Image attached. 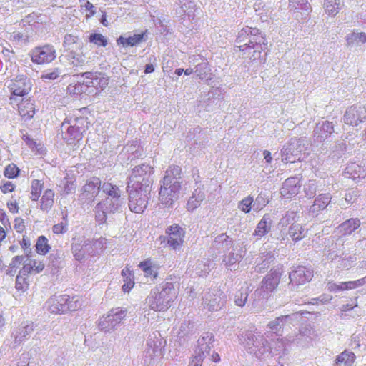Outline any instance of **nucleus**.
I'll return each instance as SVG.
<instances>
[{
    "instance_id": "obj_26",
    "label": "nucleus",
    "mask_w": 366,
    "mask_h": 366,
    "mask_svg": "<svg viewBox=\"0 0 366 366\" xmlns=\"http://www.w3.org/2000/svg\"><path fill=\"white\" fill-rule=\"evenodd\" d=\"M181 174L182 168L179 166L172 165L167 169L162 182L164 185H169L173 184L175 182H179Z\"/></svg>"
},
{
    "instance_id": "obj_31",
    "label": "nucleus",
    "mask_w": 366,
    "mask_h": 366,
    "mask_svg": "<svg viewBox=\"0 0 366 366\" xmlns=\"http://www.w3.org/2000/svg\"><path fill=\"white\" fill-rule=\"evenodd\" d=\"M54 192L51 189H46L40 199V209L42 211H49L54 204Z\"/></svg>"
},
{
    "instance_id": "obj_17",
    "label": "nucleus",
    "mask_w": 366,
    "mask_h": 366,
    "mask_svg": "<svg viewBox=\"0 0 366 366\" xmlns=\"http://www.w3.org/2000/svg\"><path fill=\"white\" fill-rule=\"evenodd\" d=\"M68 302L69 296L67 295L52 297L47 301L48 310L54 314L64 313L68 309Z\"/></svg>"
},
{
    "instance_id": "obj_10",
    "label": "nucleus",
    "mask_w": 366,
    "mask_h": 366,
    "mask_svg": "<svg viewBox=\"0 0 366 366\" xmlns=\"http://www.w3.org/2000/svg\"><path fill=\"white\" fill-rule=\"evenodd\" d=\"M129 197V208L132 212L141 214L147 207L150 193L128 192Z\"/></svg>"
},
{
    "instance_id": "obj_54",
    "label": "nucleus",
    "mask_w": 366,
    "mask_h": 366,
    "mask_svg": "<svg viewBox=\"0 0 366 366\" xmlns=\"http://www.w3.org/2000/svg\"><path fill=\"white\" fill-rule=\"evenodd\" d=\"M82 305L81 301L79 297H73L72 298L69 297V302L67 303V310L75 311L81 308Z\"/></svg>"
},
{
    "instance_id": "obj_42",
    "label": "nucleus",
    "mask_w": 366,
    "mask_h": 366,
    "mask_svg": "<svg viewBox=\"0 0 366 366\" xmlns=\"http://www.w3.org/2000/svg\"><path fill=\"white\" fill-rule=\"evenodd\" d=\"M87 244H81V242H74L71 245V251L76 260L81 261L85 258L86 249Z\"/></svg>"
},
{
    "instance_id": "obj_50",
    "label": "nucleus",
    "mask_w": 366,
    "mask_h": 366,
    "mask_svg": "<svg viewBox=\"0 0 366 366\" xmlns=\"http://www.w3.org/2000/svg\"><path fill=\"white\" fill-rule=\"evenodd\" d=\"M89 41L98 46L105 47L108 44L106 37L98 33L92 34L89 36Z\"/></svg>"
},
{
    "instance_id": "obj_39",
    "label": "nucleus",
    "mask_w": 366,
    "mask_h": 366,
    "mask_svg": "<svg viewBox=\"0 0 366 366\" xmlns=\"http://www.w3.org/2000/svg\"><path fill=\"white\" fill-rule=\"evenodd\" d=\"M287 233L295 242L301 240L305 237L302 226L297 222L290 226Z\"/></svg>"
},
{
    "instance_id": "obj_47",
    "label": "nucleus",
    "mask_w": 366,
    "mask_h": 366,
    "mask_svg": "<svg viewBox=\"0 0 366 366\" xmlns=\"http://www.w3.org/2000/svg\"><path fill=\"white\" fill-rule=\"evenodd\" d=\"M214 341V337L212 334L207 333L206 336H203L202 338L199 339L198 345L200 347V350L204 352V350L206 352H209L210 350V346Z\"/></svg>"
},
{
    "instance_id": "obj_44",
    "label": "nucleus",
    "mask_w": 366,
    "mask_h": 366,
    "mask_svg": "<svg viewBox=\"0 0 366 366\" xmlns=\"http://www.w3.org/2000/svg\"><path fill=\"white\" fill-rule=\"evenodd\" d=\"M124 316L125 311L122 310L118 311L112 310L105 317L104 320L107 322H111L112 325H115L117 323L120 322L121 320H122Z\"/></svg>"
},
{
    "instance_id": "obj_5",
    "label": "nucleus",
    "mask_w": 366,
    "mask_h": 366,
    "mask_svg": "<svg viewBox=\"0 0 366 366\" xmlns=\"http://www.w3.org/2000/svg\"><path fill=\"white\" fill-rule=\"evenodd\" d=\"M247 39H249V41L248 43H245L244 45L247 46V48L255 49L254 51L253 56L254 59H256V53L258 52L259 54L260 53L259 49H262V45H264L266 48L267 42L266 41V39L262 35H260L258 29L249 26L244 27L239 32L237 36V42L240 43L245 41Z\"/></svg>"
},
{
    "instance_id": "obj_11",
    "label": "nucleus",
    "mask_w": 366,
    "mask_h": 366,
    "mask_svg": "<svg viewBox=\"0 0 366 366\" xmlns=\"http://www.w3.org/2000/svg\"><path fill=\"white\" fill-rule=\"evenodd\" d=\"M82 76L84 77L86 86H92L97 90H103L108 85V78L100 72H84Z\"/></svg>"
},
{
    "instance_id": "obj_30",
    "label": "nucleus",
    "mask_w": 366,
    "mask_h": 366,
    "mask_svg": "<svg viewBox=\"0 0 366 366\" xmlns=\"http://www.w3.org/2000/svg\"><path fill=\"white\" fill-rule=\"evenodd\" d=\"M111 200L109 198L98 203L95 207V219L99 224L106 222L107 205L110 204Z\"/></svg>"
},
{
    "instance_id": "obj_51",
    "label": "nucleus",
    "mask_w": 366,
    "mask_h": 366,
    "mask_svg": "<svg viewBox=\"0 0 366 366\" xmlns=\"http://www.w3.org/2000/svg\"><path fill=\"white\" fill-rule=\"evenodd\" d=\"M64 222L56 224L52 227V232L55 234H61L66 232L68 227L67 214L63 217Z\"/></svg>"
},
{
    "instance_id": "obj_57",
    "label": "nucleus",
    "mask_w": 366,
    "mask_h": 366,
    "mask_svg": "<svg viewBox=\"0 0 366 366\" xmlns=\"http://www.w3.org/2000/svg\"><path fill=\"white\" fill-rule=\"evenodd\" d=\"M66 182L64 185V191L66 194H69L76 188L75 181L72 178H65Z\"/></svg>"
},
{
    "instance_id": "obj_40",
    "label": "nucleus",
    "mask_w": 366,
    "mask_h": 366,
    "mask_svg": "<svg viewBox=\"0 0 366 366\" xmlns=\"http://www.w3.org/2000/svg\"><path fill=\"white\" fill-rule=\"evenodd\" d=\"M122 275L124 277V285H122V290L124 292H129V290L134 287V277L132 271L126 267L122 269Z\"/></svg>"
},
{
    "instance_id": "obj_46",
    "label": "nucleus",
    "mask_w": 366,
    "mask_h": 366,
    "mask_svg": "<svg viewBox=\"0 0 366 366\" xmlns=\"http://www.w3.org/2000/svg\"><path fill=\"white\" fill-rule=\"evenodd\" d=\"M88 118L84 117H76L72 122V126H75L82 134L89 129Z\"/></svg>"
},
{
    "instance_id": "obj_45",
    "label": "nucleus",
    "mask_w": 366,
    "mask_h": 366,
    "mask_svg": "<svg viewBox=\"0 0 366 366\" xmlns=\"http://www.w3.org/2000/svg\"><path fill=\"white\" fill-rule=\"evenodd\" d=\"M84 92V83L70 84L66 88V94L71 97H76Z\"/></svg>"
},
{
    "instance_id": "obj_25",
    "label": "nucleus",
    "mask_w": 366,
    "mask_h": 366,
    "mask_svg": "<svg viewBox=\"0 0 366 366\" xmlns=\"http://www.w3.org/2000/svg\"><path fill=\"white\" fill-rule=\"evenodd\" d=\"M360 226V221L357 218H351L345 221L340 225H339L336 229L335 232L337 234H340L342 236L351 234L355 229H357Z\"/></svg>"
},
{
    "instance_id": "obj_4",
    "label": "nucleus",
    "mask_w": 366,
    "mask_h": 366,
    "mask_svg": "<svg viewBox=\"0 0 366 366\" xmlns=\"http://www.w3.org/2000/svg\"><path fill=\"white\" fill-rule=\"evenodd\" d=\"M176 297V292L173 287H167L161 292L153 291L147 297V301L149 307L157 312L167 310L171 306V302Z\"/></svg>"
},
{
    "instance_id": "obj_27",
    "label": "nucleus",
    "mask_w": 366,
    "mask_h": 366,
    "mask_svg": "<svg viewBox=\"0 0 366 366\" xmlns=\"http://www.w3.org/2000/svg\"><path fill=\"white\" fill-rule=\"evenodd\" d=\"M101 180L99 178L94 177L86 182L82 188L83 194L86 197L97 195L100 189Z\"/></svg>"
},
{
    "instance_id": "obj_55",
    "label": "nucleus",
    "mask_w": 366,
    "mask_h": 366,
    "mask_svg": "<svg viewBox=\"0 0 366 366\" xmlns=\"http://www.w3.org/2000/svg\"><path fill=\"white\" fill-rule=\"evenodd\" d=\"M78 130L75 126L72 125L68 128L67 134L69 135V140H80L82 138L83 134Z\"/></svg>"
},
{
    "instance_id": "obj_38",
    "label": "nucleus",
    "mask_w": 366,
    "mask_h": 366,
    "mask_svg": "<svg viewBox=\"0 0 366 366\" xmlns=\"http://www.w3.org/2000/svg\"><path fill=\"white\" fill-rule=\"evenodd\" d=\"M296 214L293 212H287L281 218L278 226L280 229V232L283 233L287 227H290V225L296 222L295 220Z\"/></svg>"
},
{
    "instance_id": "obj_60",
    "label": "nucleus",
    "mask_w": 366,
    "mask_h": 366,
    "mask_svg": "<svg viewBox=\"0 0 366 366\" xmlns=\"http://www.w3.org/2000/svg\"><path fill=\"white\" fill-rule=\"evenodd\" d=\"M15 188V184L11 182H6L0 186V190L4 194L12 192Z\"/></svg>"
},
{
    "instance_id": "obj_16",
    "label": "nucleus",
    "mask_w": 366,
    "mask_h": 366,
    "mask_svg": "<svg viewBox=\"0 0 366 366\" xmlns=\"http://www.w3.org/2000/svg\"><path fill=\"white\" fill-rule=\"evenodd\" d=\"M334 132V125L332 122L329 121L320 122L316 124V127L314 129L313 132L315 141H317V142H322Z\"/></svg>"
},
{
    "instance_id": "obj_64",
    "label": "nucleus",
    "mask_w": 366,
    "mask_h": 366,
    "mask_svg": "<svg viewBox=\"0 0 366 366\" xmlns=\"http://www.w3.org/2000/svg\"><path fill=\"white\" fill-rule=\"evenodd\" d=\"M7 207H8L9 212H11L12 214L18 213L19 209L18 204L16 201L8 202Z\"/></svg>"
},
{
    "instance_id": "obj_43",
    "label": "nucleus",
    "mask_w": 366,
    "mask_h": 366,
    "mask_svg": "<svg viewBox=\"0 0 366 366\" xmlns=\"http://www.w3.org/2000/svg\"><path fill=\"white\" fill-rule=\"evenodd\" d=\"M29 277L24 275L19 270V274L16 277L15 287L18 291L24 292L29 289Z\"/></svg>"
},
{
    "instance_id": "obj_21",
    "label": "nucleus",
    "mask_w": 366,
    "mask_h": 366,
    "mask_svg": "<svg viewBox=\"0 0 366 366\" xmlns=\"http://www.w3.org/2000/svg\"><path fill=\"white\" fill-rule=\"evenodd\" d=\"M297 177L287 178L283 183L280 190L281 194L285 198H291L298 194L300 184Z\"/></svg>"
},
{
    "instance_id": "obj_28",
    "label": "nucleus",
    "mask_w": 366,
    "mask_h": 366,
    "mask_svg": "<svg viewBox=\"0 0 366 366\" xmlns=\"http://www.w3.org/2000/svg\"><path fill=\"white\" fill-rule=\"evenodd\" d=\"M204 193L203 191V188L197 187L194 189L192 193V197H189L187 204V208L189 211H193L196 208H197L201 202L204 199Z\"/></svg>"
},
{
    "instance_id": "obj_9",
    "label": "nucleus",
    "mask_w": 366,
    "mask_h": 366,
    "mask_svg": "<svg viewBox=\"0 0 366 366\" xmlns=\"http://www.w3.org/2000/svg\"><path fill=\"white\" fill-rule=\"evenodd\" d=\"M300 315L298 313L281 315L269 321L267 325V327L277 335H281L283 327L297 321Z\"/></svg>"
},
{
    "instance_id": "obj_58",
    "label": "nucleus",
    "mask_w": 366,
    "mask_h": 366,
    "mask_svg": "<svg viewBox=\"0 0 366 366\" xmlns=\"http://www.w3.org/2000/svg\"><path fill=\"white\" fill-rule=\"evenodd\" d=\"M14 227L18 233H23L26 227L24 220L21 217H16Z\"/></svg>"
},
{
    "instance_id": "obj_14",
    "label": "nucleus",
    "mask_w": 366,
    "mask_h": 366,
    "mask_svg": "<svg viewBox=\"0 0 366 366\" xmlns=\"http://www.w3.org/2000/svg\"><path fill=\"white\" fill-rule=\"evenodd\" d=\"M9 88L11 91L9 99L11 103L16 102L19 97H24L29 92V88L26 86V79H15L11 81Z\"/></svg>"
},
{
    "instance_id": "obj_59",
    "label": "nucleus",
    "mask_w": 366,
    "mask_h": 366,
    "mask_svg": "<svg viewBox=\"0 0 366 366\" xmlns=\"http://www.w3.org/2000/svg\"><path fill=\"white\" fill-rule=\"evenodd\" d=\"M304 191L306 194V196L309 198L313 197L316 192V186L315 183L310 181L305 186Z\"/></svg>"
},
{
    "instance_id": "obj_61",
    "label": "nucleus",
    "mask_w": 366,
    "mask_h": 366,
    "mask_svg": "<svg viewBox=\"0 0 366 366\" xmlns=\"http://www.w3.org/2000/svg\"><path fill=\"white\" fill-rule=\"evenodd\" d=\"M59 69H54V70H52L48 73L42 74L41 78L44 79L54 80V79H57L59 77Z\"/></svg>"
},
{
    "instance_id": "obj_13",
    "label": "nucleus",
    "mask_w": 366,
    "mask_h": 366,
    "mask_svg": "<svg viewBox=\"0 0 366 366\" xmlns=\"http://www.w3.org/2000/svg\"><path fill=\"white\" fill-rule=\"evenodd\" d=\"M313 271L303 266H298L293 269L289 275L290 282L295 285H302L312 280Z\"/></svg>"
},
{
    "instance_id": "obj_24",
    "label": "nucleus",
    "mask_w": 366,
    "mask_h": 366,
    "mask_svg": "<svg viewBox=\"0 0 366 366\" xmlns=\"http://www.w3.org/2000/svg\"><path fill=\"white\" fill-rule=\"evenodd\" d=\"M272 220L269 214H264L262 219L257 224L256 229L253 233V236L259 239L267 234H268L272 228Z\"/></svg>"
},
{
    "instance_id": "obj_22",
    "label": "nucleus",
    "mask_w": 366,
    "mask_h": 366,
    "mask_svg": "<svg viewBox=\"0 0 366 366\" xmlns=\"http://www.w3.org/2000/svg\"><path fill=\"white\" fill-rule=\"evenodd\" d=\"M366 283V277L359 279L355 281H349L340 282V284H336L333 282L328 283V290L330 292H337L340 290H351L355 289L358 287L362 286Z\"/></svg>"
},
{
    "instance_id": "obj_1",
    "label": "nucleus",
    "mask_w": 366,
    "mask_h": 366,
    "mask_svg": "<svg viewBox=\"0 0 366 366\" xmlns=\"http://www.w3.org/2000/svg\"><path fill=\"white\" fill-rule=\"evenodd\" d=\"M154 168L149 164L135 167L129 178L127 192L150 193L153 184Z\"/></svg>"
},
{
    "instance_id": "obj_20",
    "label": "nucleus",
    "mask_w": 366,
    "mask_h": 366,
    "mask_svg": "<svg viewBox=\"0 0 366 366\" xmlns=\"http://www.w3.org/2000/svg\"><path fill=\"white\" fill-rule=\"evenodd\" d=\"M167 234H168L167 243L172 249H176L182 244L184 232L179 225L174 224L169 227Z\"/></svg>"
},
{
    "instance_id": "obj_62",
    "label": "nucleus",
    "mask_w": 366,
    "mask_h": 366,
    "mask_svg": "<svg viewBox=\"0 0 366 366\" xmlns=\"http://www.w3.org/2000/svg\"><path fill=\"white\" fill-rule=\"evenodd\" d=\"M355 260V258L352 257H350L349 258L342 259L341 263L338 264V267L342 268H349L350 267H351L352 263L354 262Z\"/></svg>"
},
{
    "instance_id": "obj_37",
    "label": "nucleus",
    "mask_w": 366,
    "mask_h": 366,
    "mask_svg": "<svg viewBox=\"0 0 366 366\" xmlns=\"http://www.w3.org/2000/svg\"><path fill=\"white\" fill-rule=\"evenodd\" d=\"M355 358V355L353 352L345 350L337 356L335 364L338 366H351Z\"/></svg>"
},
{
    "instance_id": "obj_3",
    "label": "nucleus",
    "mask_w": 366,
    "mask_h": 366,
    "mask_svg": "<svg viewBox=\"0 0 366 366\" xmlns=\"http://www.w3.org/2000/svg\"><path fill=\"white\" fill-rule=\"evenodd\" d=\"M309 150V141L306 137H292L282 148V161L294 163L302 159V155Z\"/></svg>"
},
{
    "instance_id": "obj_49",
    "label": "nucleus",
    "mask_w": 366,
    "mask_h": 366,
    "mask_svg": "<svg viewBox=\"0 0 366 366\" xmlns=\"http://www.w3.org/2000/svg\"><path fill=\"white\" fill-rule=\"evenodd\" d=\"M104 192L109 196L113 198H119L120 193L118 187L112 184L111 183H104L103 184Z\"/></svg>"
},
{
    "instance_id": "obj_12",
    "label": "nucleus",
    "mask_w": 366,
    "mask_h": 366,
    "mask_svg": "<svg viewBox=\"0 0 366 366\" xmlns=\"http://www.w3.org/2000/svg\"><path fill=\"white\" fill-rule=\"evenodd\" d=\"M281 271L279 269L271 270L262 281V286L260 290H257L255 295H260L262 292H272L279 285L281 277Z\"/></svg>"
},
{
    "instance_id": "obj_2",
    "label": "nucleus",
    "mask_w": 366,
    "mask_h": 366,
    "mask_svg": "<svg viewBox=\"0 0 366 366\" xmlns=\"http://www.w3.org/2000/svg\"><path fill=\"white\" fill-rule=\"evenodd\" d=\"M246 350L258 358H262L271 352L269 344L263 334L257 330H247L239 339Z\"/></svg>"
},
{
    "instance_id": "obj_8",
    "label": "nucleus",
    "mask_w": 366,
    "mask_h": 366,
    "mask_svg": "<svg viewBox=\"0 0 366 366\" xmlns=\"http://www.w3.org/2000/svg\"><path fill=\"white\" fill-rule=\"evenodd\" d=\"M181 190V182H175L174 184L161 186L159 192V200L165 207H170L175 199H178Z\"/></svg>"
},
{
    "instance_id": "obj_52",
    "label": "nucleus",
    "mask_w": 366,
    "mask_h": 366,
    "mask_svg": "<svg viewBox=\"0 0 366 366\" xmlns=\"http://www.w3.org/2000/svg\"><path fill=\"white\" fill-rule=\"evenodd\" d=\"M331 199L330 194H322L315 199V205H318L322 209H324L329 204Z\"/></svg>"
},
{
    "instance_id": "obj_34",
    "label": "nucleus",
    "mask_w": 366,
    "mask_h": 366,
    "mask_svg": "<svg viewBox=\"0 0 366 366\" xmlns=\"http://www.w3.org/2000/svg\"><path fill=\"white\" fill-rule=\"evenodd\" d=\"M139 267L144 273V276L147 278L155 279L157 277V267H155L150 259L141 262Z\"/></svg>"
},
{
    "instance_id": "obj_19",
    "label": "nucleus",
    "mask_w": 366,
    "mask_h": 366,
    "mask_svg": "<svg viewBox=\"0 0 366 366\" xmlns=\"http://www.w3.org/2000/svg\"><path fill=\"white\" fill-rule=\"evenodd\" d=\"M18 112L24 121L30 120L35 114L34 102L29 98H24L17 104Z\"/></svg>"
},
{
    "instance_id": "obj_56",
    "label": "nucleus",
    "mask_w": 366,
    "mask_h": 366,
    "mask_svg": "<svg viewBox=\"0 0 366 366\" xmlns=\"http://www.w3.org/2000/svg\"><path fill=\"white\" fill-rule=\"evenodd\" d=\"M307 4V0H289V6L293 9H304Z\"/></svg>"
},
{
    "instance_id": "obj_32",
    "label": "nucleus",
    "mask_w": 366,
    "mask_h": 366,
    "mask_svg": "<svg viewBox=\"0 0 366 366\" xmlns=\"http://www.w3.org/2000/svg\"><path fill=\"white\" fill-rule=\"evenodd\" d=\"M249 292L247 282H244L234 295V302L235 305L239 307L245 305Z\"/></svg>"
},
{
    "instance_id": "obj_48",
    "label": "nucleus",
    "mask_w": 366,
    "mask_h": 366,
    "mask_svg": "<svg viewBox=\"0 0 366 366\" xmlns=\"http://www.w3.org/2000/svg\"><path fill=\"white\" fill-rule=\"evenodd\" d=\"M20 169L14 163L9 164L4 171V175L8 179H14L19 174Z\"/></svg>"
},
{
    "instance_id": "obj_23",
    "label": "nucleus",
    "mask_w": 366,
    "mask_h": 366,
    "mask_svg": "<svg viewBox=\"0 0 366 366\" xmlns=\"http://www.w3.org/2000/svg\"><path fill=\"white\" fill-rule=\"evenodd\" d=\"M147 34V31L145 30L141 34H134L129 37H124L123 36H120L117 39V43L118 45H122L124 47L135 46L140 44L145 40V36Z\"/></svg>"
},
{
    "instance_id": "obj_15",
    "label": "nucleus",
    "mask_w": 366,
    "mask_h": 366,
    "mask_svg": "<svg viewBox=\"0 0 366 366\" xmlns=\"http://www.w3.org/2000/svg\"><path fill=\"white\" fill-rule=\"evenodd\" d=\"M346 46L354 51L362 50V47L366 44V34L353 31L345 36Z\"/></svg>"
},
{
    "instance_id": "obj_7",
    "label": "nucleus",
    "mask_w": 366,
    "mask_h": 366,
    "mask_svg": "<svg viewBox=\"0 0 366 366\" xmlns=\"http://www.w3.org/2000/svg\"><path fill=\"white\" fill-rule=\"evenodd\" d=\"M343 122L350 126H357L366 120V106L354 104L346 109L342 117Z\"/></svg>"
},
{
    "instance_id": "obj_36",
    "label": "nucleus",
    "mask_w": 366,
    "mask_h": 366,
    "mask_svg": "<svg viewBox=\"0 0 366 366\" xmlns=\"http://www.w3.org/2000/svg\"><path fill=\"white\" fill-rule=\"evenodd\" d=\"M343 4L342 0H325L324 8L330 16H335Z\"/></svg>"
},
{
    "instance_id": "obj_33",
    "label": "nucleus",
    "mask_w": 366,
    "mask_h": 366,
    "mask_svg": "<svg viewBox=\"0 0 366 366\" xmlns=\"http://www.w3.org/2000/svg\"><path fill=\"white\" fill-rule=\"evenodd\" d=\"M51 249L49 240L45 236L41 235L37 238L35 249L38 254L45 256L50 252Z\"/></svg>"
},
{
    "instance_id": "obj_35",
    "label": "nucleus",
    "mask_w": 366,
    "mask_h": 366,
    "mask_svg": "<svg viewBox=\"0 0 366 366\" xmlns=\"http://www.w3.org/2000/svg\"><path fill=\"white\" fill-rule=\"evenodd\" d=\"M44 183L43 180L33 179L31 183L30 199L32 201L36 202L39 199L42 190L44 189Z\"/></svg>"
},
{
    "instance_id": "obj_6",
    "label": "nucleus",
    "mask_w": 366,
    "mask_h": 366,
    "mask_svg": "<svg viewBox=\"0 0 366 366\" xmlns=\"http://www.w3.org/2000/svg\"><path fill=\"white\" fill-rule=\"evenodd\" d=\"M56 57V51L54 46L45 44L36 46L31 51V61L36 64H47Z\"/></svg>"
},
{
    "instance_id": "obj_41",
    "label": "nucleus",
    "mask_w": 366,
    "mask_h": 366,
    "mask_svg": "<svg viewBox=\"0 0 366 366\" xmlns=\"http://www.w3.org/2000/svg\"><path fill=\"white\" fill-rule=\"evenodd\" d=\"M364 171V168L356 163L349 164L345 169V173L352 176V178H365Z\"/></svg>"
},
{
    "instance_id": "obj_29",
    "label": "nucleus",
    "mask_w": 366,
    "mask_h": 366,
    "mask_svg": "<svg viewBox=\"0 0 366 366\" xmlns=\"http://www.w3.org/2000/svg\"><path fill=\"white\" fill-rule=\"evenodd\" d=\"M34 330V322H26L23 326L19 327L14 334V342L17 345L24 341L27 336Z\"/></svg>"
},
{
    "instance_id": "obj_18",
    "label": "nucleus",
    "mask_w": 366,
    "mask_h": 366,
    "mask_svg": "<svg viewBox=\"0 0 366 366\" xmlns=\"http://www.w3.org/2000/svg\"><path fill=\"white\" fill-rule=\"evenodd\" d=\"M45 268L43 261L29 258L24 262L23 267L20 269L21 274L30 277L41 273Z\"/></svg>"
},
{
    "instance_id": "obj_53",
    "label": "nucleus",
    "mask_w": 366,
    "mask_h": 366,
    "mask_svg": "<svg viewBox=\"0 0 366 366\" xmlns=\"http://www.w3.org/2000/svg\"><path fill=\"white\" fill-rule=\"evenodd\" d=\"M252 203L253 198L250 196H248L239 202L238 207L242 212L249 213L251 210Z\"/></svg>"
},
{
    "instance_id": "obj_63",
    "label": "nucleus",
    "mask_w": 366,
    "mask_h": 366,
    "mask_svg": "<svg viewBox=\"0 0 366 366\" xmlns=\"http://www.w3.org/2000/svg\"><path fill=\"white\" fill-rule=\"evenodd\" d=\"M19 244L22 249L27 250L30 249L31 241L30 239L26 236H23L21 240L19 242Z\"/></svg>"
}]
</instances>
